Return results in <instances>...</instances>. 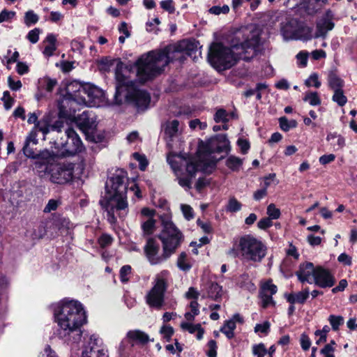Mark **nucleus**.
<instances>
[{
  "label": "nucleus",
  "mask_w": 357,
  "mask_h": 357,
  "mask_svg": "<svg viewBox=\"0 0 357 357\" xmlns=\"http://www.w3.org/2000/svg\"><path fill=\"white\" fill-rule=\"evenodd\" d=\"M328 321L334 331L338 330L340 326L344 323V319L341 316L330 315Z\"/></svg>",
  "instance_id": "44"
},
{
  "label": "nucleus",
  "mask_w": 357,
  "mask_h": 357,
  "mask_svg": "<svg viewBox=\"0 0 357 357\" xmlns=\"http://www.w3.org/2000/svg\"><path fill=\"white\" fill-rule=\"evenodd\" d=\"M312 283L321 288L333 287L335 283V279L328 269L321 266H317L315 269Z\"/></svg>",
  "instance_id": "15"
},
{
  "label": "nucleus",
  "mask_w": 357,
  "mask_h": 357,
  "mask_svg": "<svg viewBox=\"0 0 357 357\" xmlns=\"http://www.w3.org/2000/svg\"><path fill=\"white\" fill-rule=\"evenodd\" d=\"M40 87L44 89L49 93H51L54 87L57 85V81L56 79H52L49 77H44L39 81Z\"/></svg>",
  "instance_id": "27"
},
{
  "label": "nucleus",
  "mask_w": 357,
  "mask_h": 357,
  "mask_svg": "<svg viewBox=\"0 0 357 357\" xmlns=\"http://www.w3.org/2000/svg\"><path fill=\"white\" fill-rule=\"evenodd\" d=\"M66 140L65 141L61 138L59 141L55 142L56 147L62 149L63 155H73L83 150V144L73 129H66Z\"/></svg>",
  "instance_id": "10"
},
{
  "label": "nucleus",
  "mask_w": 357,
  "mask_h": 357,
  "mask_svg": "<svg viewBox=\"0 0 357 357\" xmlns=\"http://www.w3.org/2000/svg\"><path fill=\"white\" fill-rule=\"evenodd\" d=\"M201 326L200 324H192L190 322H182L181 324V328L183 331H187L190 333H194L196 332V331L199 328V326Z\"/></svg>",
  "instance_id": "53"
},
{
  "label": "nucleus",
  "mask_w": 357,
  "mask_h": 357,
  "mask_svg": "<svg viewBox=\"0 0 357 357\" xmlns=\"http://www.w3.org/2000/svg\"><path fill=\"white\" fill-rule=\"evenodd\" d=\"M54 312L59 326V335L66 341L81 340V327L86 322L82 304L75 300L64 299L55 305Z\"/></svg>",
  "instance_id": "2"
},
{
  "label": "nucleus",
  "mask_w": 357,
  "mask_h": 357,
  "mask_svg": "<svg viewBox=\"0 0 357 357\" xmlns=\"http://www.w3.org/2000/svg\"><path fill=\"white\" fill-rule=\"evenodd\" d=\"M260 298L262 302V307L266 308L270 305H274L275 302L273 300L272 295L266 292L260 291Z\"/></svg>",
  "instance_id": "45"
},
{
  "label": "nucleus",
  "mask_w": 357,
  "mask_h": 357,
  "mask_svg": "<svg viewBox=\"0 0 357 357\" xmlns=\"http://www.w3.org/2000/svg\"><path fill=\"white\" fill-rule=\"evenodd\" d=\"M160 245L153 238H149L144 246L145 255L152 265H156L165 261L172 255L165 247H162V253L159 254Z\"/></svg>",
  "instance_id": "12"
},
{
  "label": "nucleus",
  "mask_w": 357,
  "mask_h": 357,
  "mask_svg": "<svg viewBox=\"0 0 357 357\" xmlns=\"http://www.w3.org/2000/svg\"><path fill=\"white\" fill-rule=\"evenodd\" d=\"M79 124L84 128H91L93 127L95 120L90 116L89 112H83L79 116Z\"/></svg>",
  "instance_id": "28"
},
{
  "label": "nucleus",
  "mask_w": 357,
  "mask_h": 357,
  "mask_svg": "<svg viewBox=\"0 0 357 357\" xmlns=\"http://www.w3.org/2000/svg\"><path fill=\"white\" fill-rule=\"evenodd\" d=\"M326 140L330 142L334 151L340 150L345 145L344 138L335 132L329 133L327 135Z\"/></svg>",
  "instance_id": "22"
},
{
  "label": "nucleus",
  "mask_w": 357,
  "mask_h": 357,
  "mask_svg": "<svg viewBox=\"0 0 357 357\" xmlns=\"http://www.w3.org/2000/svg\"><path fill=\"white\" fill-rule=\"evenodd\" d=\"M303 100L308 102L310 105L316 106L321 104V100L317 92H310L305 94Z\"/></svg>",
  "instance_id": "36"
},
{
  "label": "nucleus",
  "mask_w": 357,
  "mask_h": 357,
  "mask_svg": "<svg viewBox=\"0 0 357 357\" xmlns=\"http://www.w3.org/2000/svg\"><path fill=\"white\" fill-rule=\"evenodd\" d=\"M186 159L187 158L181 155L174 153H169L167 158V162L169 164L176 175H178V172H180L181 167L184 166Z\"/></svg>",
  "instance_id": "21"
},
{
  "label": "nucleus",
  "mask_w": 357,
  "mask_h": 357,
  "mask_svg": "<svg viewBox=\"0 0 357 357\" xmlns=\"http://www.w3.org/2000/svg\"><path fill=\"white\" fill-rule=\"evenodd\" d=\"M74 88H70V91L67 90V95L63 96L58 103V107L59 109V114L61 116H70L73 113L76 112V105L77 104H86V101L84 98L79 97L77 93L73 94Z\"/></svg>",
  "instance_id": "11"
},
{
  "label": "nucleus",
  "mask_w": 357,
  "mask_h": 357,
  "mask_svg": "<svg viewBox=\"0 0 357 357\" xmlns=\"http://www.w3.org/2000/svg\"><path fill=\"white\" fill-rule=\"evenodd\" d=\"M305 84L308 87L314 86L316 88H319L321 86V82L319 81L318 75L316 73L312 74L308 79L305 80Z\"/></svg>",
  "instance_id": "50"
},
{
  "label": "nucleus",
  "mask_w": 357,
  "mask_h": 357,
  "mask_svg": "<svg viewBox=\"0 0 357 357\" xmlns=\"http://www.w3.org/2000/svg\"><path fill=\"white\" fill-rule=\"evenodd\" d=\"M242 160L238 157L230 155L226 160V165L233 171L238 170L242 165Z\"/></svg>",
  "instance_id": "31"
},
{
  "label": "nucleus",
  "mask_w": 357,
  "mask_h": 357,
  "mask_svg": "<svg viewBox=\"0 0 357 357\" xmlns=\"http://www.w3.org/2000/svg\"><path fill=\"white\" fill-rule=\"evenodd\" d=\"M267 351L264 344L260 343L259 344H255L252 347V353L257 357H264Z\"/></svg>",
  "instance_id": "49"
},
{
  "label": "nucleus",
  "mask_w": 357,
  "mask_h": 357,
  "mask_svg": "<svg viewBox=\"0 0 357 357\" xmlns=\"http://www.w3.org/2000/svg\"><path fill=\"white\" fill-rule=\"evenodd\" d=\"M333 100L336 102L340 106H343L346 104L347 99V97L344 95L343 91L340 89L334 91Z\"/></svg>",
  "instance_id": "39"
},
{
  "label": "nucleus",
  "mask_w": 357,
  "mask_h": 357,
  "mask_svg": "<svg viewBox=\"0 0 357 357\" xmlns=\"http://www.w3.org/2000/svg\"><path fill=\"white\" fill-rule=\"evenodd\" d=\"M179 122L177 120L167 121L165 124V133L170 137L176 135L178 132Z\"/></svg>",
  "instance_id": "25"
},
{
  "label": "nucleus",
  "mask_w": 357,
  "mask_h": 357,
  "mask_svg": "<svg viewBox=\"0 0 357 357\" xmlns=\"http://www.w3.org/2000/svg\"><path fill=\"white\" fill-rule=\"evenodd\" d=\"M229 11V7L227 5L222 6H215L209 9V13L214 15H220L221 13L226 14Z\"/></svg>",
  "instance_id": "51"
},
{
  "label": "nucleus",
  "mask_w": 357,
  "mask_h": 357,
  "mask_svg": "<svg viewBox=\"0 0 357 357\" xmlns=\"http://www.w3.org/2000/svg\"><path fill=\"white\" fill-rule=\"evenodd\" d=\"M238 249L241 256L254 262H260L267 252L266 245L251 235H245L240 238Z\"/></svg>",
  "instance_id": "6"
},
{
  "label": "nucleus",
  "mask_w": 357,
  "mask_h": 357,
  "mask_svg": "<svg viewBox=\"0 0 357 357\" xmlns=\"http://www.w3.org/2000/svg\"><path fill=\"white\" fill-rule=\"evenodd\" d=\"M161 8L169 13H174L175 7L172 0H164L160 2Z\"/></svg>",
  "instance_id": "58"
},
{
  "label": "nucleus",
  "mask_w": 357,
  "mask_h": 357,
  "mask_svg": "<svg viewBox=\"0 0 357 357\" xmlns=\"http://www.w3.org/2000/svg\"><path fill=\"white\" fill-rule=\"evenodd\" d=\"M131 273V266L129 265H125L121 268L120 270V278L121 281L123 283L127 282L129 280L128 275Z\"/></svg>",
  "instance_id": "47"
},
{
  "label": "nucleus",
  "mask_w": 357,
  "mask_h": 357,
  "mask_svg": "<svg viewBox=\"0 0 357 357\" xmlns=\"http://www.w3.org/2000/svg\"><path fill=\"white\" fill-rule=\"evenodd\" d=\"M271 324L268 321H265L263 324H258L255 327V333H262L267 334L269 331Z\"/></svg>",
  "instance_id": "62"
},
{
  "label": "nucleus",
  "mask_w": 357,
  "mask_h": 357,
  "mask_svg": "<svg viewBox=\"0 0 357 357\" xmlns=\"http://www.w3.org/2000/svg\"><path fill=\"white\" fill-rule=\"evenodd\" d=\"M115 79L116 104L119 105L124 101L135 107L138 111H144L148 108L151 101L150 95L137 88L127 68L118 66L115 72Z\"/></svg>",
  "instance_id": "5"
},
{
  "label": "nucleus",
  "mask_w": 357,
  "mask_h": 357,
  "mask_svg": "<svg viewBox=\"0 0 357 357\" xmlns=\"http://www.w3.org/2000/svg\"><path fill=\"white\" fill-rule=\"evenodd\" d=\"M208 350L207 351L208 357H216L217 355V344L215 340H210L208 342Z\"/></svg>",
  "instance_id": "63"
},
{
  "label": "nucleus",
  "mask_w": 357,
  "mask_h": 357,
  "mask_svg": "<svg viewBox=\"0 0 357 357\" xmlns=\"http://www.w3.org/2000/svg\"><path fill=\"white\" fill-rule=\"evenodd\" d=\"M126 172L121 170L114 174L106 183V195L100 202L107 212V220L111 224L116 222V214L123 217L127 213V186L125 183Z\"/></svg>",
  "instance_id": "4"
},
{
  "label": "nucleus",
  "mask_w": 357,
  "mask_h": 357,
  "mask_svg": "<svg viewBox=\"0 0 357 357\" xmlns=\"http://www.w3.org/2000/svg\"><path fill=\"white\" fill-rule=\"evenodd\" d=\"M309 296V291L307 289L298 291L295 294H290L287 296V300L291 304L304 303Z\"/></svg>",
  "instance_id": "23"
},
{
  "label": "nucleus",
  "mask_w": 357,
  "mask_h": 357,
  "mask_svg": "<svg viewBox=\"0 0 357 357\" xmlns=\"http://www.w3.org/2000/svg\"><path fill=\"white\" fill-rule=\"evenodd\" d=\"M33 129L36 130V132H41L45 137L51 130V126L45 121H40L37 122Z\"/></svg>",
  "instance_id": "42"
},
{
  "label": "nucleus",
  "mask_w": 357,
  "mask_h": 357,
  "mask_svg": "<svg viewBox=\"0 0 357 357\" xmlns=\"http://www.w3.org/2000/svg\"><path fill=\"white\" fill-rule=\"evenodd\" d=\"M316 268L311 262H307L300 265L298 271L296 273L298 279L301 282H307L312 283Z\"/></svg>",
  "instance_id": "18"
},
{
  "label": "nucleus",
  "mask_w": 357,
  "mask_h": 357,
  "mask_svg": "<svg viewBox=\"0 0 357 357\" xmlns=\"http://www.w3.org/2000/svg\"><path fill=\"white\" fill-rule=\"evenodd\" d=\"M328 84L333 91L340 90L343 86V81L335 75L329 77Z\"/></svg>",
  "instance_id": "34"
},
{
  "label": "nucleus",
  "mask_w": 357,
  "mask_h": 357,
  "mask_svg": "<svg viewBox=\"0 0 357 357\" xmlns=\"http://www.w3.org/2000/svg\"><path fill=\"white\" fill-rule=\"evenodd\" d=\"M169 271L164 270L158 273L153 282L152 288L146 294V303L156 310H160L165 304V294L168 288Z\"/></svg>",
  "instance_id": "8"
},
{
  "label": "nucleus",
  "mask_w": 357,
  "mask_h": 357,
  "mask_svg": "<svg viewBox=\"0 0 357 357\" xmlns=\"http://www.w3.org/2000/svg\"><path fill=\"white\" fill-rule=\"evenodd\" d=\"M45 41H47L49 44L45 47L43 50V54L46 56H50L56 50L55 43L56 41V38L54 35L51 33L47 35Z\"/></svg>",
  "instance_id": "26"
},
{
  "label": "nucleus",
  "mask_w": 357,
  "mask_h": 357,
  "mask_svg": "<svg viewBox=\"0 0 357 357\" xmlns=\"http://www.w3.org/2000/svg\"><path fill=\"white\" fill-rule=\"evenodd\" d=\"M222 287L217 283H212L208 289V296L213 298L217 299L222 296Z\"/></svg>",
  "instance_id": "35"
},
{
  "label": "nucleus",
  "mask_w": 357,
  "mask_h": 357,
  "mask_svg": "<svg viewBox=\"0 0 357 357\" xmlns=\"http://www.w3.org/2000/svg\"><path fill=\"white\" fill-rule=\"evenodd\" d=\"M1 100L3 102L4 108L6 110L10 109L14 103V100L13 98L10 97V93L8 91L3 92V95Z\"/></svg>",
  "instance_id": "55"
},
{
  "label": "nucleus",
  "mask_w": 357,
  "mask_h": 357,
  "mask_svg": "<svg viewBox=\"0 0 357 357\" xmlns=\"http://www.w3.org/2000/svg\"><path fill=\"white\" fill-rule=\"evenodd\" d=\"M15 15V12L14 11H9L6 9L3 10L0 13V23H2L3 22H8L13 19L14 16Z\"/></svg>",
  "instance_id": "59"
},
{
  "label": "nucleus",
  "mask_w": 357,
  "mask_h": 357,
  "mask_svg": "<svg viewBox=\"0 0 357 357\" xmlns=\"http://www.w3.org/2000/svg\"><path fill=\"white\" fill-rule=\"evenodd\" d=\"M40 33V29L35 28L28 33L26 38L31 43L34 44L38 41Z\"/></svg>",
  "instance_id": "54"
},
{
  "label": "nucleus",
  "mask_w": 357,
  "mask_h": 357,
  "mask_svg": "<svg viewBox=\"0 0 357 357\" xmlns=\"http://www.w3.org/2000/svg\"><path fill=\"white\" fill-rule=\"evenodd\" d=\"M113 241L112 237L109 234H102L98 238V243L102 248H106L112 244Z\"/></svg>",
  "instance_id": "56"
},
{
  "label": "nucleus",
  "mask_w": 357,
  "mask_h": 357,
  "mask_svg": "<svg viewBox=\"0 0 357 357\" xmlns=\"http://www.w3.org/2000/svg\"><path fill=\"white\" fill-rule=\"evenodd\" d=\"M312 29L310 27L300 23L298 30L297 31L298 36H296V38L294 40H307L312 38Z\"/></svg>",
  "instance_id": "29"
},
{
  "label": "nucleus",
  "mask_w": 357,
  "mask_h": 357,
  "mask_svg": "<svg viewBox=\"0 0 357 357\" xmlns=\"http://www.w3.org/2000/svg\"><path fill=\"white\" fill-rule=\"evenodd\" d=\"M39 17L33 10H29L24 15V23L26 26H29L31 24H34L38 22Z\"/></svg>",
  "instance_id": "38"
},
{
  "label": "nucleus",
  "mask_w": 357,
  "mask_h": 357,
  "mask_svg": "<svg viewBox=\"0 0 357 357\" xmlns=\"http://www.w3.org/2000/svg\"><path fill=\"white\" fill-rule=\"evenodd\" d=\"M133 158L139 162V169L144 171L148 165V161L144 155H141L139 153H133Z\"/></svg>",
  "instance_id": "48"
},
{
  "label": "nucleus",
  "mask_w": 357,
  "mask_h": 357,
  "mask_svg": "<svg viewBox=\"0 0 357 357\" xmlns=\"http://www.w3.org/2000/svg\"><path fill=\"white\" fill-rule=\"evenodd\" d=\"M70 88H75V92L77 93L79 97H82V94H86L89 99L94 100L102 96V91L97 87L95 86H82L77 82H72L68 85V90L70 92Z\"/></svg>",
  "instance_id": "17"
},
{
  "label": "nucleus",
  "mask_w": 357,
  "mask_h": 357,
  "mask_svg": "<svg viewBox=\"0 0 357 357\" xmlns=\"http://www.w3.org/2000/svg\"><path fill=\"white\" fill-rule=\"evenodd\" d=\"M241 209V204L235 198L231 197L227 206V211L229 212H237Z\"/></svg>",
  "instance_id": "41"
},
{
  "label": "nucleus",
  "mask_w": 357,
  "mask_h": 357,
  "mask_svg": "<svg viewBox=\"0 0 357 357\" xmlns=\"http://www.w3.org/2000/svg\"><path fill=\"white\" fill-rule=\"evenodd\" d=\"M236 326L234 321L227 320L225 321L224 326L220 328V331L223 333L227 338L231 339L234 336V331Z\"/></svg>",
  "instance_id": "30"
},
{
  "label": "nucleus",
  "mask_w": 357,
  "mask_h": 357,
  "mask_svg": "<svg viewBox=\"0 0 357 357\" xmlns=\"http://www.w3.org/2000/svg\"><path fill=\"white\" fill-rule=\"evenodd\" d=\"M178 267L184 271H187L190 269L191 265L188 261L187 255L185 252H181L177 259Z\"/></svg>",
  "instance_id": "33"
},
{
  "label": "nucleus",
  "mask_w": 357,
  "mask_h": 357,
  "mask_svg": "<svg viewBox=\"0 0 357 357\" xmlns=\"http://www.w3.org/2000/svg\"><path fill=\"white\" fill-rule=\"evenodd\" d=\"M333 16L332 12L328 10L326 13V16L317 22L314 38H325L328 31L334 28V23L332 22Z\"/></svg>",
  "instance_id": "16"
},
{
  "label": "nucleus",
  "mask_w": 357,
  "mask_h": 357,
  "mask_svg": "<svg viewBox=\"0 0 357 357\" xmlns=\"http://www.w3.org/2000/svg\"><path fill=\"white\" fill-rule=\"evenodd\" d=\"M200 160L201 162H204L203 170H206L208 167H209L206 165V159L203 158V155L200 156ZM184 166L185 167L188 176L192 178L195 176L197 170L202 169L201 164H197V162L188 159H186V162H185Z\"/></svg>",
  "instance_id": "20"
},
{
  "label": "nucleus",
  "mask_w": 357,
  "mask_h": 357,
  "mask_svg": "<svg viewBox=\"0 0 357 357\" xmlns=\"http://www.w3.org/2000/svg\"><path fill=\"white\" fill-rule=\"evenodd\" d=\"M181 209L186 220H190L193 218V209L190 205L181 204Z\"/></svg>",
  "instance_id": "52"
},
{
  "label": "nucleus",
  "mask_w": 357,
  "mask_h": 357,
  "mask_svg": "<svg viewBox=\"0 0 357 357\" xmlns=\"http://www.w3.org/2000/svg\"><path fill=\"white\" fill-rule=\"evenodd\" d=\"M74 167L72 164L51 165L50 167V179L52 183L65 184L72 181Z\"/></svg>",
  "instance_id": "13"
},
{
  "label": "nucleus",
  "mask_w": 357,
  "mask_h": 357,
  "mask_svg": "<svg viewBox=\"0 0 357 357\" xmlns=\"http://www.w3.org/2000/svg\"><path fill=\"white\" fill-rule=\"evenodd\" d=\"M261 291L266 292L268 294H271L273 296V294H275L277 292L278 288H277L276 285L272 284L271 282H268L264 284V285L261 287Z\"/></svg>",
  "instance_id": "60"
},
{
  "label": "nucleus",
  "mask_w": 357,
  "mask_h": 357,
  "mask_svg": "<svg viewBox=\"0 0 357 357\" xmlns=\"http://www.w3.org/2000/svg\"><path fill=\"white\" fill-rule=\"evenodd\" d=\"M280 127L285 132L289 131L291 128H296L297 123L295 120L289 121L287 117L282 116L279 119Z\"/></svg>",
  "instance_id": "32"
},
{
  "label": "nucleus",
  "mask_w": 357,
  "mask_h": 357,
  "mask_svg": "<svg viewBox=\"0 0 357 357\" xmlns=\"http://www.w3.org/2000/svg\"><path fill=\"white\" fill-rule=\"evenodd\" d=\"M155 221L153 218H149L142 225L143 232L146 235H150L153 233L155 229Z\"/></svg>",
  "instance_id": "37"
},
{
  "label": "nucleus",
  "mask_w": 357,
  "mask_h": 357,
  "mask_svg": "<svg viewBox=\"0 0 357 357\" xmlns=\"http://www.w3.org/2000/svg\"><path fill=\"white\" fill-rule=\"evenodd\" d=\"M59 206V202L55 199H50L47 205L43 209V212L45 213H50L52 211L56 210Z\"/></svg>",
  "instance_id": "64"
},
{
  "label": "nucleus",
  "mask_w": 357,
  "mask_h": 357,
  "mask_svg": "<svg viewBox=\"0 0 357 357\" xmlns=\"http://www.w3.org/2000/svg\"><path fill=\"white\" fill-rule=\"evenodd\" d=\"M259 39V31L254 26L242 27L234 32L229 45L213 43L208 52V61L218 70L230 68L238 59L249 60L255 56Z\"/></svg>",
  "instance_id": "1"
},
{
  "label": "nucleus",
  "mask_w": 357,
  "mask_h": 357,
  "mask_svg": "<svg viewBox=\"0 0 357 357\" xmlns=\"http://www.w3.org/2000/svg\"><path fill=\"white\" fill-rule=\"evenodd\" d=\"M66 128H70L68 123H64L62 121H57L53 125L51 126V130L56 131L58 132H62L64 130L66 132Z\"/></svg>",
  "instance_id": "57"
},
{
  "label": "nucleus",
  "mask_w": 357,
  "mask_h": 357,
  "mask_svg": "<svg viewBox=\"0 0 357 357\" xmlns=\"http://www.w3.org/2000/svg\"><path fill=\"white\" fill-rule=\"evenodd\" d=\"M267 214L271 220H276L280 216V211L274 204H271L267 207Z\"/></svg>",
  "instance_id": "43"
},
{
  "label": "nucleus",
  "mask_w": 357,
  "mask_h": 357,
  "mask_svg": "<svg viewBox=\"0 0 357 357\" xmlns=\"http://www.w3.org/2000/svg\"><path fill=\"white\" fill-rule=\"evenodd\" d=\"M127 337L130 340L141 344H145L149 341L148 335L139 330L129 331L127 334Z\"/></svg>",
  "instance_id": "24"
},
{
  "label": "nucleus",
  "mask_w": 357,
  "mask_h": 357,
  "mask_svg": "<svg viewBox=\"0 0 357 357\" xmlns=\"http://www.w3.org/2000/svg\"><path fill=\"white\" fill-rule=\"evenodd\" d=\"M82 357H109V356L102 340L92 335L82 352Z\"/></svg>",
  "instance_id": "14"
},
{
  "label": "nucleus",
  "mask_w": 357,
  "mask_h": 357,
  "mask_svg": "<svg viewBox=\"0 0 357 357\" xmlns=\"http://www.w3.org/2000/svg\"><path fill=\"white\" fill-rule=\"evenodd\" d=\"M160 218L162 229L158 238L162 241V247L174 254L183 241V234L173 223L169 213L160 215Z\"/></svg>",
  "instance_id": "7"
},
{
  "label": "nucleus",
  "mask_w": 357,
  "mask_h": 357,
  "mask_svg": "<svg viewBox=\"0 0 357 357\" xmlns=\"http://www.w3.org/2000/svg\"><path fill=\"white\" fill-rule=\"evenodd\" d=\"M216 123H226L229 121V114L224 109H218L214 115Z\"/></svg>",
  "instance_id": "40"
},
{
  "label": "nucleus",
  "mask_w": 357,
  "mask_h": 357,
  "mask_svg": "<svg viewBox=\"0 0 357 357\" xmlns=\"http://www.w3.org/2000/svg\"><path fill=\"white\" fill-rule=\"evenodd\" d=\"M300 22L296 20L292 19L284 24L282 27V33L286 40H294L298 36Z\"/></svg>",
  "instance_id": "19"
},
{
  "label": "nucleus",
  "mask_w": 357,
  "mask_h": 357,
  "mask_svg": "<svg viewBox=\"0 0 357 357\" xmlns=\"http://www.w3.org/2000/svg\"><path fill=\"white\" fill-rule=\"evenodd\" d=\"M50 165H47L45 163L36 162V168L39 173L40 176H43L47 173L50 174Z\"/></svg>",
  "instance_id": "61"
},
{
  "label": "nucleus",
  "mask_w": 357,
  "mask_h": 357,
  "mask_svg": "<svg viewBox=\"0 0 357 357\" xmlns=\"http://www.w3.org/2000/svg\"><path fill=\"white\" fill-rule=\"evenodd\" d=\"M229 142L225 135H217L211 137L206 144L204 151L205 154L203 158L207 160L208 167H214L220 158L211 156L213 153L228 152L229 151Z\"/></svg>",
  "instance_id": "9"
},
{
  "label": "nucleus",
  "mask_w": 357,
  "mask_h": 357,
  "mask_svg": "<svg viewBox=\"0 0 357 357\" xmlns=\"http://www.w3.org/2000/svg\"><path fill=\"white\" fill-rule=\"evenodd\" d=\"M198 42L195 40H183L177 46L174 47L172 52L171 47L158 52H150L137 60V75L141 82H146L164 70L165 67L172 59L171 53L185 51L187 54L191 56L193 52L198 51Z\"/></svg>",
  "instance_id": "3"
},
{
  "label": "nucleus",
  "mask_w": 357,
  "mask_h": 357,
  "mask_svg": "<svg viewBox=\"0 0 357 357\" xmlns=\"http://www.w3.org/2000/svg\"><path fill=\"white\" fill-rule=\"evenodd\" d=\"M178 179V184L186 189H190L191 188V181L192 178H190L189 176H181L180 175V172H178V175H176Z\"/></svg>",
  "instance_id": "46"
}]
</instances>
